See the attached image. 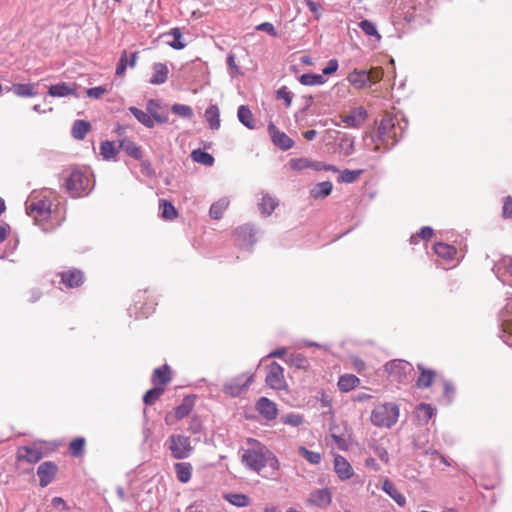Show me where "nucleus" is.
<instances>
[{
    "label": "nucleus",
    "instance_id": "47",
    "mask_svg": "<svg viewBox=\"0 0 512 512\" xmlns=\"http://www.w3.org/2000/svg\"><path fill=\"white\" fill-rule=\"evenodd\" d=\"M101 155L104 159L109 160L115 157L117 150L114 143L111 141H104L100 146Z\"/></svg>",
    "mask_w": 512,
    "mask_h": 512
},
{
    "label": "nucleus",
    "instance_id": "11",
    "mask_svg": "<svg viewBox=\"0 0 512 512\" xmlns=\"http://www.w3.org/2000/svg\"><path fill=\"white\" fill-rule=\"evenodd\" d=\"M235 242L241 248H248L256 242L254 228L245 224L235 231Z\"/></svg>",
    "mask_w": 512,
    "mask_h": 512
},
{
    "label": "nucleus",
    "instance_id": "52",
    "mask_svg": "<svg viewBox=\"0 0 512 512\" xmlns=\"http://www.w3.org/2000/svg\"><path fill=\"white\" fill-rule=\"evenodd\" d=\"M339 147L344 156H349L354 152V141L348 138H343L339 142Z\"/></svg>",
    "mask_w": 512,
    "mask_h": 512
},
{
    "label": "nucleus",
    "instance_id": "58",
    "mask_svg": "<svg viewBox=\"0 0 512 512\" xmlns=\"http://www.w3.org/2000/svg\"><path fill=\"white\" fill-rule=\"evenodd\" d=\"M107 88L103 86L89 88L86 91V94L90 98L99 99L103 94L107 93Z\"/></svg>",
    "mask_w": 512,
    "mask_h": 512
},
{
    "label": "nucleus",
    "instance_id": "25",
    "mask_svg": "<svg viewBox=\"0 0 512 512\" xmlns=\"http://www.w3.org/2000/svg\"><path fill=\"white\" fill-rule=\"evenodd\" d=\"M48 94L52 97H66L76 94V89L69 83H58L51 85L48 90Z\"/></svg>",
    "mask_w": 512,
    "mask_h": 512
},
{
    "label": "nucleus",
    "instance_id": "5",
    "mask_svg": "<svg viewBox=\"0 0 512 512\" xmlns=\"http://www.w3.org/2000/svg\"><path fill=\"white\" fill-rule=\"evenodd\" d=\"M253 380L254 376L252 374H240L223 385V392L231 397H238L248 390Z\"/></svg>",
    "mask_w": 512,
    "mask_h": 512
},
{
    "label": "nucleus",
    "instance_id": "4",
    "mask_svg": "<svg viewBox=\"0 0 512 512\" xmlns=\"http://www.w3.org/2000/svg\"><path fill=\"white\" fill-rule=\"evenodd\" d=\"M66 187L73 197L85 196L91 191L93 180L88 172L74 170L66 180Z\"/></svg>",
    "mask_w": 512,
    "mask_h": 512
},
{
    "label": "nucleus",
    "instance_id": "20",
    "mask_svg": "<svg viewBox=\"0 0 512 512\" xmlns=\"http://www.w3.org/2000/svg\"><path fill=\"white\" fill-rule=\"evenodd\" d=\"M42 456V452L36 447L24 446L18 449V459L28 463H36Z\"/></svg>",
    "mask_w": 512,
    "mask_h": 512
},
{
    "label": "nucleus",
    "instance_id": "26",
    "mask_svg": "<svg viewBox=\"0 0 512 512\" xmlns=\"http://www.w3.org/2000/svg\"><path fill=\"white\" fill-rule=\"evenodd\" d=\"M174 469L179 482L187 483L192 476V465L188 462H178L174 464Z\"/></svg>",
    "mask_w": 512,
    "mask_h": 512
},
{
    "label": "nucleus",
    "instance_id": "57",
    "mask_svg": "<svg viewBox=\"0 0 512 512\" xmlns=\"http://www.w3.org/2000/svg\"><path fill=\"white\" fill-rule=\"evenodd\" d=\"M432 236H433L432 228L425 226L420 229L418 236H411L410 241H411V243H416L418 237L422 238L423 240H428Z\"/></svg>",
    "mask_w": 512,
    "mask_h": 512
},
{
    "label": "nucleus",
    "instance_id": "42",
    "mask_svg": "<svg viewBox=\"0 0 512 512\" xmlns=\"http://www.w3.org/2000/svg\"><path fill=\"white\" fill-rule=\"evenodd\" d=\"M159 208L164 219L172 220L177 217V211L171 202L162 199L160 200Z\"/></svg>",
    "mask_w": 512,
    "mask_h": 512
},
{
    "label": "nucleus",
    "instance_id": "6",
    "mask_svg": "<svg viewBox=\"0 0 512 512\" xmlns=\"http://www.w3.org/2000/svg\"><path fill=\"white\" fill-rule=\"evenodd\" d=\"M169 449L175 459L187 458L193 448L190 438L181 434L171 435L168 439Z\"/></svg>",
    "mask_w": 512,
    "mask_h": 512
},
{
    "label": "nucleus",
    "instance_id": "56",
    "mask_svg": "<svg viewBox=\"0 0 512 512\" xmlns=\"http://www.w3.org/2000/svg\"><path fill=\"white\" fill-rule=\"evenodd\" d=\"M235 60H236V57H235L234 54L230 53L227 56V65H228V68H229V72H230V74L232 76H236V75L241 74L240 68L236 64Z\"/></svg>",
    "mask_w": 512,
    "mask_h": 512
},
{
    "label": "nucleus",
    "instance_id": "15",
    "mask_svg": "<svg viewBox=\"0 0 512 512\" xmlns=\"http://www.w3.org/2000/svg\"><path fill=\"white\" fill-rule=\"evenodd\" d=\"M256 410L267 420H274L278 411L276 404L267 397H260L258 399Z\"/></svg>",
    "mask_w": 512,
    "mask_h": 512
},
{
    "label": "nucleus",
    "instance_id": "40",
    "mask_svg": "<svg viewBox=\"0 0 512 512\" xmlns=\"http://www.w3.org/2000/svg\"><path fill=\"white\" fill-rule=\"evenodd\" d=\"M434 251L438 256L447 260L452 259L456 253V249L453 246L442 242L434 245Z\"/></svg>",
    "mask_w": 512,
    "mask_h": 512
},
{
    "label": "nucleus",
    "instance_id": "3",
    "mask_svg": "<svg viewBox=\"0 0 512 512\" xmlns=\"http://www.w3.org/2000/svg\"><path fill=\"white\" fill-rule=\"evenodd\" d=\"M399 407L394 403H384L375 406L370 420L377 427L391 428L398 420Z\"/></svg>",
    "mask_w": 512,
    "mask_h": 512
},
{
    "label": "nucleus",
    "instance_id": "50",
    "mask_svg": "<svg viewBox=\"0 0 512 512\" xmlns=\"http://www.w3.org/2000/svg\"><path fill=\"white\" fill-rule=\"evenodd\" d=\"M172 112L188 119L194 116L193 110L190 106L184 104H174L171 108Z\"/></svg>",
    "mask_w": 512,
    "mask_h": 512
},
{
    "label": "nucleus",
    "instance_id": "28",
    "mask_svg": "<svg viewBox=\"0 0 512 512\" xmlns=\"http://www.w3.org/2000/svg\"><path fill=\"white\" fill-rule=\"evenodd\" d=\"M435 409L430 404H420L415 409V417L421 424H427L434 416Z\"/></svg>",
    "mask_w": 512,
    "mask_h": 512
},
{
    "label": "nucleus",
    "instance_id": "49",
    "mask_svg": "<svg viewBox=\"0 0 512 512\" xmlns=\"http://www.w3.org/2000/svg\"><path fill=\"white\" fill-rule=\"evenodd\" d=\"M84 447L85 439L81 437L73 439L69 445L70 452L75 457L82 455Z\"/></svg>",
    "mask_w": 512,
    "mask_h": 512
},
{
    "label": "nucleus",
    "instance_id": "16",
    "mask_svg": "<svg viewBox=\"0 0 512 512\" xmlns=\"http://www.w3.org/2000/svg\"><path fill=\"white\" fill-rule=\"evenodd\" d=\"M61 280L67 287L75 288L83 283L84 275L82 271L78 269H70L61 273Z\"/></svg>",
    "mask_w": 512,
    "mask_h": 512
},
{
    "label": "nucleus",
    "instance_id": "44",
    "mask_svg": "<svg viewBox=\"0 0 512 512\" xmlns=\"http://www.w3.org/2000/svg\"><path fill=\"white\" fill-rule=\"evenodd\" d=\"M164 393V388L156 386L150 390H148L144 396L143 401L146 405H152L156 400Z\"/></svg>",
    "mask_w": 512,
    "mask_h": 512
},
{
    "label": "nucleus",
    "instance_id": "29",
    "mask_svg": "<svg viewBox=\"0 0 512 512\" xmlns=\"http://www.w3.org/2000/svg\"><path fill=\"white\" fill-rule=\"evenodd\" d=\"M417 367L420 371V376L417 379V386L419 388H428L433 382L435 372L433 370L425 369L422 364H418Z\"/></svg>",
    "mask_w": 512,
    "mask_h": 512
},
{
    "label": "nucleus",
    "instance_id": "53",
    "mask_svg": "<svg viewBox=\"0 0 512 512\" xmlns=\"http://www.w3.org/2000/svg\"><path fill=\"white\" fill-rule=\"evenodd\" d=\"M282 422L293 427H298L303 423V417L299 414L289 413L283 417Z\"/></svg>",
    "mask_w": 512,
    "mask_h": 512
},
{
    "label": "nucleus",
    "instance_id": "61",
    "mask_svg": "<svg viewBox=\"0 0 512 512\" xmlns=\"http://www.w3.org/2000/svg\"><path fill=\"white\" fill-rule=\"evenodd\" d=\"M502 213L505 218L512 217V197L507 196L503 202Z\"/></svg>",
    "mask_w": 512,
    "mask_h": 512
},
{
    "label": "nucleus",
    "instance_id": "64",
    "mask_svg": "<svg viewBox=\"0 0 512 512\" xmlns=\"http://www.w3.org/2000/svg\"><path fill=\"white\" fill-rule=\"evenodd\" d=\"M52 506L56 509H60V510H66L68 509L67 505H66V502L64 501L63 498L61 497H54L52 499Z\"/></svg>",
    "mask_w": 512,
    "mask_h": 512
},
{
    "label": "nucleus",
    "instance_id": "41",
    "mask_svg": "<svg viewBox=\"0 0 512 512\" xmlns=\"http://www.w3.org/2000/svg\"><path fill=\"white\" fill-rule=\"evenodd\" d=\"M191 158L194 162L200 163L206 166H212L214 163V157L201 149L192 151Z\"/></svg>",
    "mask_w": 512,
    "mask_h": 512
},
{
    "label": "nucleus",
    "instance_id": "59",
    "mask_svg": "<svg viewBox=\"0 0 512 512\" xmlns=\"http://www.w3.org/2000/svg\"><path fill=\"white\" fill-rule=\"evenodd\" d=\"M256 29L259 31H264L272 37L278 36L277 31L275 30L273 24L270 22H263V23L259 24L258 26H256Z\"/></svg>",
    "mask_w": 512,
    "mask_h": 512
},
{
    "label": "nucleus",
    "instance_id": "43",
    "mask_svg": "<svg viewBox=\"0 0 512 512\" xmlns=\"http://www.w3.org/2000/svg\"><path fill=\"white\" fill-rule=\"evenodd\" d=\"M225 499L236 507H245L249 505V498L240 493H232L225 496Z\"/></svg>",
    "mask_w": 512,
    "mask_h": 512
},
{
    "label": "nucleus",
    "instance_id": "30",
    "mask_svg": "<svg viewBox=\"0 0 512 512\" xmlns=\"http://www.w3.org/2000/svg\"><path fill=\"white\" fill-rule=\"evenodd\" d=\"M229 203L230 201L226 197H223L219 199L217 202L213 203L209 211L211 218L215 220L221 219L225 210L228 208Z\"/></svg>",
    "mask_w": 512,
    "mask_h": 512
},
{
    "label": "nucleus",
    "instance_id": "34",
    "mask_svg": "<svg viewBox=\"0 0 512 512\" xmlns=\"http://www.w3.org/2000/svg\"><path fill=\"white\" fill-rule=\"evenodd\" d=\"M360 383L358 377L352 374H345L340 377L338 381V387L343 392H348L354 388H356Z\"/></svg>",
    "mask_w": 512,
    "mask_h": 512
},
{
    "label": "nucleus",
    "instance_id": "37",
    "mask_svg": "<svg viewBox=\"0 0 512 512\" xmlns=\"http://www.w3.org/2000/svg\"><path fill=\"white\" fill-rule=\"evenodd\" d=\"M129 111L145 127H147V128L154 127L153 118L147 112H145L141 109H138L137 107H133V106L129 108Z\"/></svg>",
    "mask_w": 512,
    "mask_h": 512
},
{
    "label": "nucleus",
    "instance_id": "7",
    "mask_svg": "<svg viewBox=\"0 0 512 512\" xmlns=\"http://www.w3.org/2000/svg\"><path fill=\"white\" fill-rule=\"evenodd\" d=\"M26 212L35 221L46 220L51 214V203L47 199L31 197L26 201Z\"/></svg>",
    "mask_w": 512,
    "mask_h": 512
},
{
    "label": "nucleus",
    "instance_id": "48",
    "mask_svg": "<svg viewBox=\"0 0 512 512\" xmlns=\"http://www.w3.org/2000/svg\"><path fill=\"white\" fill-rule=\"evenodd\" d=\"M299 454L311 464H318L321 461V455L318 452L310 451L306 447L299 448Z\"/></svg>",
    "mask_w": 512,
    "mask_h": 512
},
{
    "label": "nucleus",
    "instance_id": "14",
    "mask_svg": "<svg viewBox=\"0 0 512 512\" xmlns=\"http://www.w3.org/2000/svg\"><path fill=\"white\" fill-rule=\"evenodd\" d=\"M57 473V466L51 461L43 462L37 469V475L39 476L40 486H48L54 479Z\"/></svg>",
    "mask_w": 512,
    "mask_h": 512
},
{
    "label": "nucleus",
    "instance_id": "60",
    "mask_svg": "<svg viewBox=\"0 0 512 512\" xmlns=\"http://www.w3.org/2000/svg\"><path fill=\"white\" fill-rule=\"evenodd\" d=\"M374 453L384 463H388L389 462V454H388L386 448H384L383 446L375 445L374 446Z\"/></svg>",
    "mask_w": 512,
    "mask_h": 512
},
{
    "label": "nucleus",
    "instance_id": "2",
    "mask_svg": "<svg viewBox=\"0 0 512 512\" xmlns=\"http://www.w3.org/2000/svg\"><path fill=\"white\" fill-rule=\"evenodd\" d=\"M406 127L407 122L397 115L387 114L383 117L378 127V139L385 150H389L399 141Z\"/></svg>",
    "mask_w": 512,
    "mask_h": 512
},
{
    "label": "nucleus",
    "instance_id": "36",
    "mask_svg": "<svg viewBox=\"0 0 512 512\" xmlns=\"http://www.w3.org/2000/svg\"><path fill=\"white\" fill-rule=\"evenodd\" d=\"M36 84H14L12 87L13 92L19 97H33L37 95Z\"/></svg>",
    "mask_w": 512,
    "mask_h": 512
},
{
    "label": "nucleus",
    "instance_id": "23",
    "mask_svg": "<svg viewBox=\"0 0 512 512\" xmlns=\"http://www.w3.org/2000/svg\"><path fill=\"white\" fill-rule=\"evenodd\" d=\"M277 206L278 201L276 198L272 197L268 193H262V198L258 203V207L262 215L270 216Z\"/></svg>",
    "mask_w": 512,
    "mask_h": 512
},
{
    "label": "nucleus",
    "instance_id": "9",
    "mask_svg": "<svg viewBox=\"0 0 512 512\" xmlns=\"http://www.w3.org/2000/svg\"><path fill=\"white\" fill-rule=\"evenodd\" d=\"M266 384L275 390L285 389L287 386L284 369L277 362H273L268 366V372L266 375Z\"/></svg>",
    "mask_w": 512,
    "mask_h": 512
},
{
    "label": "nucleus",
    "instance_id": "12",
    "mask_svg": "<svg viewBox=\"0 0 512 512\" xmlns=\"http://www.w3.org/2000/svg\"><path fill=\"white\" fill-rule=\"evenodd\" d=\"M268 131L272 142L280 149L286 151L293 147L294 141L284 132L279 131L273 123H269Z\"/></svg>",
    "mask_w": 512,
    "mask_h": 512
},
{
    "label": "nucleus",
    "instance_id": "27",
    "mask_svg": "<svg viewBox=\"0 0 512 512\" xmlns=\"http://www.w3.org/2000/svg\"><path fill=\"white\" fill-rule=\"evenodd\" d=\"M171 380V377H170V368L168 365H163L159 368H156L153 372V376H152V382L156 385V386H164L166 384H168Z\"/></svg>",
    "mask_w": 512,
    "mask_h": 512
},
{
    "label": "nucleus",
    "instance_id": "35",
    "mask_svg": "<svg viewBox=\"0 0 512 512\" xmlns=\"http://www.w3.org/2000/svg\"><path fill=\"white\" fill-rule=\"evenodd\" d=\"M220 113L219 108L216 105H210L205 111V119L209 123V126L213 130H217L220 127Z\"/></svg>",
    "mask_w": 512,
    "mask_h": 512
},
{
    "label": "nucleus",
    "instance_id": "19",
    "mask_svg": "<svg viewBox=\"0 0 512 512\" xmlns=\"http://www.w3.org/2000/svg\"><path fill=\"white\" fill-rule=\"evenodd\" d=\"M347 80L357 89L364 88L369 83V74L366 70H353L348 74Z\"/></svg>",
    "mask_w": 512,
    "mask_h": 512
},
{
    "label": "nucleus",
    "instance_id": "39",
    "mask_svg": "<svg viewBox=\"0 0 512 512\" xmlns=\"http://www.w3.org/2000/svg\"><path fill=\"white\" fill-rule=\"evenodd\" d=\"M301 84L306 86L322 85L326 82L325 78L321 74L305 73L299 77Z\"/></svg>",
    "mask_w": 512,
    "mask_h": 512
},
{
    "label": "nucleus",
    "instance_id": "18",
    "mask_svg": "<svg viewBox=\"0 0 512 512\" xmlns=\"http://www.w3.org/2000/svg\"><path fill=\"white\" fill-rule=\"evenodd\" d=\"M366 111L363 107H357L352 112L343 117L342 121L348 127L358 128L365 120Z\"/></svg>",
    "mask_w": 512,
    "mask_h": 512
},
{
    "label": "nucleus",
    "instance_id": "54",
    "mask_svg": "<svg viewBox=\"0 0 512 512\" xmlns=\"http://www.w3.org/2000/svg\"><path fill=\"white\" fill-rule=\"evenodd\" d=\"M277 98L283 100L287 107L292 103L293 93L288 90L287 87L283 86L277 90Z\"/></svg>",
    "mask_w": 512,
    "mask_h": 512
},
{
    "label": "nucleus",
    "instance_id": "62",
    "mask_svg": "<svg viewBox=\"0 0 512 512\" xmlns=\"http://www.w3.org/2000/svg\"><path fill=\"white\" fill-rule=\"evenodd\" d=\"M369 74V83H377L383 77V72L380 68H372L370 71H367Z\"/></svg>",
    "mask_w": 512,
    "mask_h": 512
},
{
    "label": "nucleus",
    "instance_id": "24",
    "mask_svg": "<svg viewBox=\"0 0 512 512\" xmlns=\"http://www.w3.org/2000/svg\"><path fill=\"white\" fill-rule=\"evenodd\" d=\"M152 69L153 74L150 79V83L154 85L165 83L169 73L167 65L164 63H154Z\"/></svg>",
    "mask_w": 512,
    "mask_h": 512
},
{
    "label": "nucleus",
    "instance_id": "33",
    "mask_svg": "<svg viewBox=\"0 0 512 512\" xmlns=\"http://www.w3.org/2000/svg\"><path fill=\"white\" fill-rule=\"evenodd\" d=\"M284 361L291 366L296 367L297 369H303L307 370L309 368V361L308 359L300 354V353H293L285 357Z\"/></svg>",
    "mask_w": 512,
    "mask_h": 512
},
{
    "label": "nucleus",
    "instance_id": "32",
    "mask_svg": "<svg viewBox=\"0 0 512 512\" xmlns=\"http://www.w3.org/2000/svg\"><path fill=\"white\" fill-rule=\"evenodd\" d=\"M237 117H238L239 121L245 127L249 128V129H254L255 128V122H254L253 114H252L251 110L247 106L241 105L238 108Z\"/></svg>",
    "mask_w": 512,
    "mask_h": 512
},
{
    "label": "nucleus",
    "instance_id": "46",
    "mask_svg": "<svg viewBox=\"0 0 512 512\" xmlns=\"http://www.w3.org/2000/svg\"><path fill=\"white\" fill-rule=\"evenodd\" d=\"M360 29L368 36H375L378 40L381 39V35L378 33L376 25L370 20H362L359 23Z\"/></svg>",
    "mask_w": 512,
    "mask_h": 512
},
{
    "label": "nucleus",
    "instance_id": "1",
    "mask_svg": "<svg viewBox=\"0 0 512 512\" xmlns=\"http://www.w3.org/2000/svg\"><path fill=\"white\" fill-rule=\"evenodd\" d=\"M248 444L250 446L241 454V461L246 468L257 473L265 467H269L273 472L279 470V460L267 446L254 439H249Z\"/></svg>",
    "mask_w": 512,
    "mask_h": 512
},
{
    "label": "nucleus",
    "instance_id": "51",
    "mask_svg": "<svg viewBox=\"0 0 512 512\" xmlns=\"http://www.w3.org/2000/svg\"><path fill=\"white\" fill-rule=\"evenodd\" d=\"M361 173V170H344L340 176V181L345 183H353L358 179Z\"/></svg>",
    "mask_w": 512,
    "mask_h": 512
},
{
    "label": "nucleus",
    "instance_id": "63",
    "mask_svg": "<svg viewBox=\"0 0 512 512\" xmlns=\"http://www.w3.org/2000/svg\"><path fill=\"white\" fill-rule=\"evenodd\" d=\"M338 66V61L336 59L329 60L328 65L322 70L323 76L333 74L337 71Z\"/></svg>",
    "mask_w": 512,
    "mask_h": 512
},
{
    "label": "nucleus",
    "instance_id": "38",
    "mask_svg": "<svg viewBox=\"0 0 512 512\" xmlns=\"http://www.w3.org/2000/svg\"><path fill=\"white\" fill-rule=\"evenodd\" d=\"M90 129L91 125L89 122L84 120H76L72 128L73 137L79 140L84 139Z\"/></svg>",
    "mask_w": 512,
    "mask_h": 512
},
{
    "label": "nucleus",
    "instance_id": "10",
    "mask_svg": "<svg viewBox=\"0 0 512 512\" xmlns=\"http://www.w3.org/2000/svg\"><path fill=\"white\" fill-rule=\"evenodd\" d=\"M194 406V400L191 397H185L182 401V403L177 406L174 411L169 412L165 416V422L167 425H173L178 420L183 419L186 417L193 409Z\"/></svg>",
    "mask_w": 512,
    "mask_h": 512
},
{
    "label": "nucleus",
    "instance_id": "21",
    "mask_svg": "<svg viewBox=\"0 0 512 512\" xmlns=\"http://www.w3.org/2000/svg\"><path fill=\"white\" fill-rule=\"evenodd\" d=\"M382 490L387 493L399 506L403 507L406 504L405 496L398 491L391 480L385 479L383 481Z\"/></svg>",
    "mask_w": 512,
    "mask_h": 512
},
{
    "label": "nucleus",
    "instance_id": "13",
    "mask_svg": "<svg viewBox=\"0 0 512 512\" xmlns=\"http://www.w3.org/2000/svg\"><path fill=\"white\" fill-rule=\"evenodd\" d=\"M332 501V493L327 488L317 489L310 493L307 503L319 508H326Z\"/></svg>",
    "mask_w": 512,
    "mask_h": 512
},
{
    "label": "nucleus",
    "instance_id": "8",
    "mask_svg": "<svg viewBox=\"0 0 512 512\" xmlns=\"http://www.w3.org/2000/svg\"><path fill=\"white\" fill-rule=\"evenodd\" d=\"M385 371L393 381L402 382L412 371V365L401 359H395L385 364Z\"/></svg>",
    "mask_w": 512,
    "mask_h": 512
},
{
    "label": "nucleus",
    "instance_id": "17",
    "mask_svg": "<svg viewBox=\"0 0 512 512\" xmlns=\"http://www.w3.org/2000/svg\"><path fill=\"white\" fill-rule=\"evenodd\" d=\"M334 469L341 480L350 479L353 476V468L343 456L334 458Z\"/></svg>",
    "mask_w": 512,
    "mask_h": 512
},
{
    "label": "nucleus",
    "instance_id": "55",
    "mask_svg": "<svg viewBox=\"0 0 512 512\" xmlns=\"http://www.w3.org/2000/svg\"><path fill=\"white\" fill-rule=\"evenodd\" d=\"M127 66H128L127 52L123 51V53L121 54V57L119 59V62L117 64V67H116V71H115L116 75L123 76L126 72Z\"/></svg>",
    "mask_w": 512,
    "mask_h": 512
},
{
    "label": "nucleus",
    "instance_id": "45",
    "mask_svg": "<svg viewBox=\"0 0 512 512\" xmlns=\"http://www.w3.org/2000/svg\"><path fill=\"white\" fill-rule=\"evenodd\" d=\"M120 147L130 156L135 159H140L142 156L140 148L131 141H122Z\"/></svg>",
    "mask_w": 512,
    "mask_h": 512
},
{
    "label": "nucleus",
    "instance_id": "22",
    "mask_svg": "<svg viewBox=\"0 0 512 512\" xmlns=\"http://www.w3.org/2000/svg\"><path fill=\"white\" fill-rule=\"evenodd\" d=\"M162 37H172L166 43L175 50H181L186 47V42L183 40V34L180 28H172L169 32L162 35Z\"/></svg>",
    "mask_w": 512,
    "mask_h": 512
},
{
    "label": "nucleus",
    "instance_id": "31",
    "mask_svg": "<svg viewBox=\"0 0 512 512\" xmlns=\"http://www.w3.org/2000/svg\"><path fill=\"white\" fill-rule=\"evenodd\" d=\"M333 185L330 181H323L316 184L311 190L310 195L315 199L325 198L332 191Z\"/></svg>",
    "mask_w": 512,
    "mask_h": 512
}]
</instances>
